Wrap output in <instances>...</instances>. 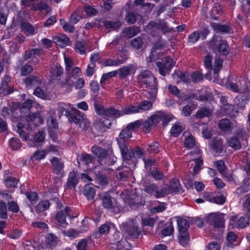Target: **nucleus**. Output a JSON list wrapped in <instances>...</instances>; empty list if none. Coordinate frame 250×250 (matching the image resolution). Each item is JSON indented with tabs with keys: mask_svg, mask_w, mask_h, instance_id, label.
I'll return each instance as SVG.
<instances>
[{
	"mask_svg": "<svg viewBox=\"0 0 250 250\" xmlns=\"http://www.w3.org/2000/svg\"><path fill=\"white\" fill-rule=\"evenodd\" d=\"M5 184L7 187L15 188L16 187L18 180L13 177H8L5 179Z\"/></svg>",
	"mask_w": 250,
	"mask_h": 250,
	"instance_id": "57",
	"label": "nucleus"
},
{
	"mask_svg": "<svg viewBox=\"0 0 250 250\" xmlns=\"http://www.w3.org/2000/svg\"><path fill=\"white\" fill-rule=\"evenodd\" d=\"M160 121H162L163 124H167L172 119V115L167 114L162 111H159Z\"/></svg>",
	"mask_w": 250,
	"mask_h": 250,
	"instance_id": "56",
	"label": "nucleus"
},
{
	"mask_svg": "<svg viewBox=\"0 0 250 250\" xmlns=\"http://www.w3.org/2000/svg\"><path fill=\"white\" fill-rule=\"evenodd\" d=\"M175 62V61L169 56L164 58L161 62H157L156 65L159 68V73L163 76H166L174 66Z\"/></svg>",
	"mask_w": 250,
	"mask_h": 250,
	"instance_id": "6",
	"label": "nucleus"
},
{
	"mask_svg": "<svg viewBox=\"0 0 250 250\" xmlns=\"http://www.w3.org/2000/svg\"><path fill=\"white\" fill-rule=\"evenodd\" d=\"M17 132L19 134L21 138H22L24 141H26L28 139V136L23 130L24 125L23 123L19 122L17 125Z\"/></svg>",
	"mask_w": 250,
	"mask_h": 250,
	"instance_id": "44",
	"label": "nucleus"
},
{
	"mask_svg": "<svg viewBox=\"0 0 250 250\" xmlns=\"http://www.w3.org/2000/svg\"><path fill=\"white\" fill-rule=\"evenodd\" d=\"M183 127L179 124H175L171 127L170 133L174 137L178 136L183 130Z\"/></svg>",
	"mask_w": 250,
	"mask_h": 250,
	"instance_id": "39",
	"label": "nucleus"
},
{
	"mask_svg": "<svg viewBox=\"0 0 250 250\" xmlns=\"http://www.w3.org/2000/svg\"><path fill=\"white\" fill-rule=\"evenodd\" d=\"M123 115V111L115 109L113 107H110L106 109L105 118L106 117H111L117 118Z\"/></svg>",
	"mask_w": 250,
	"mask_h": 250,
	"instance_id": "25",
	"label": "nucleus"
},
{
	"mask_svg": "<svg viewBox=\"0 0 250 250\" xmlns=\"http://www.w3.org/2000/svg\"><path fill=\"white\" fill-rule=\"evenodd\" d=\"M58 111L59 116H61L64 112L68 120L78 125L82 130H86L89 127V122L85 115L77 109H75L73 113H71L69 110L71 108V105L63 102H60L58 104Z\"/></svg>",
	"mask_w": 250,
	"mask_h": 250,
	"instance_id": "2",
	"label": "nucleus"
},
{
	"mask_svg": "<svg viewBox=\"0 0 250 250\" xmlns=\"http://www.w3.org/2000/svg\"><path fill=\"white\" fill-rule=\"evenodd\" d=\"M78 182V178L76 172L74 171H71L68 175L66 184V188L69 189L75 188Z\"/></svg>",
	"mask_w": 250,
	"mask_h": 250,
	"instance_id": "17",
	"label": "nucleus"
},
{
	"mask_svg": "<svg viewBox=\"0 0 250 250\" xmlns=\"http://www.w3.org/2000/svg\"><path fill=\"white\" fill-rule=\"evenodd\" d=\"M41 52V50L39 48L32 49L29 51L25 52L24 56V60H27L29 59H34L37 56H39Z\"/></svg>",
	"mask_w": 250,
	"mask_h": 250,
	"instance_id": "30",
	"label": "nucleus"
},
{
	"mask_svg": "<svg viewBox=\"0 0 250 250\" xmlns=\"http://www.w3.org/2000/svg\"><path fill=\"white\" fill-rule=\"evenodd\" d=\"M24 83L29 88L37 87L42 84L41 80L37 76L30 75L24 79Z\"/></svg>",
	"mask_w": 250,
	"mask_h": 250,
	"instance_id": "16",
	"label": "nucleus"
},
{
	"mask_svg": "<svg viewBox=\"0 0 250 250\" xmlns=\"http://www.w3.org/2000/svg\"><path fill=\"white\" fill-rule=\"evenodd\" d=\"M219 126L221 130L224 131H228L230 130V123L229 120L227 119H222L219 123Z\"/></svg>",
	"mask_w": 250,
	"mask_h": 250,
	"instance_id": "48",
	"label": "nucleus"
},
{
	"mask_svg": "<svg viewBox=\"0 0 250 250\" xmlns=\"http://www.w3.org/2000/svg\"><path fill=\"white\" fill-rule=\"evenodd\" d=\"M229 145L231 147L239 149L241 148V144L238 138L236 136L232 137L228 140Z\"/></svg>",
	"mask_w": 250,
	"mask_h": 250,
	"instance_id": "36",
	"label": "nucleus"
},
{
	"mask_svg": "<svg viewBox=\"0 0 250 250\" xmlns=\"http://www.w3.org/2000/svg\"><path fill=\"white\" fill-rule=\"evenodd\" d=\"M7 207L8 210L13 213H18L19 211V207L18 203L14 201L7 202Z\"/></svg>",
	"mask_w": 250,
	"mask_h": 250,
	"instance_id": "53",
	"label": "nucleus"
},
{
	"mask_svg": "<svg viewBox=\"0 0 250 250\" xmlns=\"http://www.w3.org/2000/svg\"><path fill=\"white\" fill-rule=\"evenodd\" d=\"M9 144L11 148L14 150H18L21 146L20 140L16 138H11L9 140Z\"/></svg>",
	"mask_w": 250,
	"mask_h": 250,
	"instance_id": "49",
	"label": "nucleus"
},
{
	"mask_svg": "<svg viewBox=\"0 0 250 250\" xmlns=\"http://www.w3.org/2000/svg\"><path fill=\"white\" fill-rule=\"evenodd\" d=\"M200 32L198 31H194L190 34L188 38V42L190 45L195 44L200 39Z\"/></svg>",
	"mask_w": 250,
	"mask_h": 250,
	"instance_id": "33",
	"label": "nucleus"
},
{
	"mask_svg": "<svg viewBox=\"0 0 250 250\" xmlns=\"http://www.w3.org/2000/svg\"><path fill=\"white\" fill-rule=\"evenodd\" d=\"M46 242L49 247L52 249L57 244V238L55 235L52 233L49 234L46 237Z\"/></svg>",
	"mask_w": 250,
	"mask_h": 250,
	"instance_id": "42",
	"label": "nucleus"
},
{
	"mask_svg": "<svg viewBox=\"0 0 250 250\" xmlns=\"http://www.w3.org/2000/svg\"><path fill=\"white\" fill-rule=\"evenodd\" d=\"M53 39V42L61 47L69 45L70 43V39L64 35L60 36H54Z\"/></svg>",
	"mask_w": 250,
	"mask_h": 250,
	"instance_id": "18",
	"label": "nucleus"
},
{
	"mask_svg": "<svg viewBox=\"0 0 250 250\" xmlns=\"http://www.w3.org/2000/svg\"><path fill=\"white\" fill-rule=\"evenodd\" d=\"M211 25L213 30L217 32L228 33L231 29L230 27L227 25H222L216 23H213Z\"/></svg>",
	"mask_w": 250,
	"mask_h": 250,
	"instance_id": "34",
	"label": "nucleus"
},
{
	"mask_svg": "<svg viewBox=\"0 0 250 250\" xmlns=\"http://www.w3.org/2000/svg\"><path fill=\"white\" fill-rule=\"evenodd\" d=\"M150 174L155 180H162L164 176L162 172L155 168H153L151 171Z\"/></svg>",
	"mask_w": 250,
	"mask_h": 250,
	"instance_id": "59",
	"label": "nucleus"
},
{
	"mask_svg": "<svg viewBox=\"0 0 250 250\" xmlns=\"http://www.w3.org/2000/svg\"><path fill=\"white\" fill-rule=\"evenodd\" d=\"M211 114L210 111L208 108H203L198 110L196 114L195 117L197 118L201 119L204 117H208Z\"/></svg>",
	"mask_w": 250,
	"mask_h": 250,
	"instance_id": "51",
	"label": "nucleus"
},
{
	"mask_svg": "<svg viewBox=\"0 0 250 250\" xmlns=\"http://www.w3.org/2000/svg\"><path fill=\"white\" fill-rule=\"evenodd\" d=\"M227 86L231 91L235 93H245L248 90V83L247 80L243 77H237L235 82L228 81Z\"/></svg>",
	"mask_w": 250,
	"mask_h": 250,
	"instance_id": "5",
	"label": "nucleus"
},
{
	"mask_svg": "<svg viewBox=\"0 0 250 250\" xmlns=\"http://www.w3.org/2000/svg\"><path fill=\"white\" fill-rule=\"evenodd\" d=\"M148 28L151 29L155 28L160 30L164 33L172 32L175 31L173 28H170L168 26V24L163 20H158L156 21H151L147 24Z\"/></svg>",
	"mask_w": 250,
	"mask_h": 250,
	"instance_id": "8",
	"label": "nucleus"
},
{
	"mask_svg": "<svg viewBox=\"0 0 250 250\" xmlns=\"http://www.w3.org/2000/svg\"><path fill=\"white\" fill-rule=\"evenodd\" d=\"M10 77L9 76L6 75L1 80L0 83V95L6 93V94H10L12 91L7 89L8 83L10 81Z\"/></svg>",
	"mask_w": 250,
	"mask_h": 250,
	"instance_id": "21",
	"label": "nucleus"
},
{
	"mask_svg": "<svg viewBox=\"0 0 250 250\" xmlns=\"http://www.w3.org/2000/svg\"><path fill=\"white\" fill-rule=\"evenodd\" d=\"M50 204L48 201H42L40 202L36 207V211L38 213L47 210Z\"/></svg>",
	"mask_w": 250,
	"mask_h": 250,
	"instance_id": "35",
	"label": "nucleus"
},
{
	"mask_svg": "<svg viewBox=\"0 0 250 250\" xmlns=\"http://www.w3.org/2000/svg\"><path fill=\"white\" fill-rule=\"evenodd\" d=\"M204 197L206 198L207 201L219 205L223 204L226 201L225 197L222 195L216 197H211L207 193V195L206 194L204 195Z\"/></svg>",
	"mask_w": 250,
	"mask_h": 250,
	"instance_id": "23",
	"label": "nucleus"
},
{
	"mask_svg": "<svg viewBox=\"0 0 250 250\" xmlns=\"http://www.w3.org/2000/svg\"><path fill=\"white\" fill-rule=\"evenodd\" d=\"M75 51L80 54L83 55L86 53V48L83 43L80 42H77L75 47Z\"/></svg>",
	"mask_w": 250,
	"mask_h": 250,
	"instance_id": "62",
	"label": "nucleus"
},
{
	"mask_svg": "<svg viewBox=\"0 0 250 250\" xmlns=\"http://www.w3.org/2000/svg\"><path fill=\"white\" fill-rule=\"evenodd\" d=\"M148 152L152 153H157L160 150V145L157 142H153L149 145L147 148Z\"/></svg>",
	"mask_w": 250,
	"mask_h": 250,
	"instance_id": "61",
	"label": "nucleus"
},
{
	"mask_svg": "<svg viewBox=\"0 0 250 250\" xmlns=\"http://www.w3.org/2000/svg\"><path fill=\"white\" fill-rule=\"evenodd\" d=\"M168 90L172 94L175 95L179 99L184 98V94L181 93L180 90L174 85H169L168 86Z\"/></svg>",
	"mask_w": 250,
	"mask_h": 250,
	"instance_id": "46",
	"label": "nucleus"
},
{
	"mask_svg": "<svg viewBox=\"0 0 250 250\" xmlns=\"http://www.w3.org/2000/svg\"><path fill=\"white\" fill-rule=\"evenodd\" d=\"M50 73L52 76L58 77L63 74V69L60 65H56L52 67Z\"/></svg>",
	"mask_w": 250,
	"mask_h": 250,
	"instance_id": "45",
	"label": "nucleus"
},
{
	"mask_svg": "<svg viewBox=\"0 0 250 250\" xmlns=\"http://www.w3.org/2000/svg\"><path fill=\"white\" fill-rule=\"evenodd\" d=\"M102 203L104 208L109 209L111 208L113 206V203L110 194L105 192L102 197Z\"/></svg>",
	"mask_w": 250,
	"mask_h": 250,
	"instance_id": "29",
	"label": "nucleus"
},
{
	"mask_svg": "<svg viewBox=\"0 0 250 250\" xmlns=\"http://www.w3.org/2000/svg\"><path fill=\"white\" fill-rule=\"evenodd\" d=\"M21 28L23 32L28 35H34L36 33L38 28H35L31 24L28 22H22Z\"/></svg>",
	"mask_w": 250,
	"mask_h": 250,
	"instance_id": "24",
	"label": "nucleus"
},
{
	"mask_svg": "<svg viewBox=\"0 0 250 250\" xmlns=\"http://www.w3.org/2000/svg\"><path fill=\"white\" fill-rule=\"evenodd\" d=\"M92 153L97 157L98 162L101 164L106 157L108 151L97 146L91 147Z\"/></svg>",
	"mask_w": 250,
	"mask_h": 250,
	"instance_id": "11",
	"label": "nucleus"
},
{
	"mask_svg": "<svg viewBox=\"0 0 250 250\" xmlns=\"http://www.w3.org/2000/svg\"><path fill=\"white\" fill-rule=\"evenodd\" d=\"M8 218L6 204L4 201H0V218L6 219Z\"/></svg>",
	"mask_w": 250,
	"mask_h": 250,
	"instance_id": "43",
	"label": "nucleus"
},
{
	"mask_svg": "<svg viewBox=\"0 0 250 250\" xmlns=\"http://www.w3.org/2000/svg\"><path fill=\"white\" fill-rule=\"evenodd\" d=\"M158 49L156 46L153 47L151 49V52L149 55V59L150 62L156 61L160 57L162 56V53L159 52H157Z\"/></svg>",
	"mask_w": 250,
	"mask_h": 250,
	"instance_id": "47",
	"label": "nucleus"
},
{
	"mask_svg": "<svg viewBox=\"0 0 250 250\" xmlns=\"http://www.w3.org/2000/svg\"><path fill=\"white\" fill-rule=\"evenodd\" d=\"M250 217L247 215L241 217L237 222V225L239 228H244L249 224Z\"/></svg>",
	"mask_w": 250,
	"mask_h": 250,
	"instance_id": "40",
	"label": "nucleus"
},
{
	"mask_svg": "<svg viewBox=\"0 0 250 250\" xmlns=\"http://www.w3.org/2000/svg\"><path fill=\"white\" fill-rule=\"evenodd\" d=\"M94 108L97 114L103 116L105 118L107 109L104 108L103 105L99 104H95Z\"/></svg>",
	"mask_w": 250,
	"mask_h": 250,
	"instance_id": "63",
	"label": "nucleus"
},
{
	"mask_svg": "<svg viewBox=\"0 0 250 250\" xmlns=\"http://www.w3.org/2000/svg\"><path fill=\"white\" fill-rule=\"evenodd\" d=\"M131 136V131L126 127L120 133L119 138H117L119 147L124 159L130 160L132 158H141L143 155L142 150L137 146L134 149L128 148L126 140Z\"/></svg>",
	"mask_w": 250,
	"mask_h": 250,
	"instance_id": "1",
	"label": "nucleus"
},
{
	"mask_svg": "<svg viewBox=\"0 0 250 250\" xmlns=\"http://www.w3.org/2000/svg\"><path fill=\"white\" fill-rule=\"evenodd\" d=\"M116 161V158L114 155L112 150H110L108 152L106 157L101 165H112L115 163Z\"/></svg>",
	"mask_w": 250,
	"mask_h": 250,
	"instance_id": "32",
	"label": "nucleus"
},
{
	"mask_svg": "<svg viewBox=\"0 0 250 250\" xmlns=\"http://www.w3.org/2000/svg\"><path fill=\"white\" fill-rule=\"evenodd\" d=\"M123 115L125 114H131L137 113H140L139 110L138 105L134 106L130 105L125 107L123 110Z\"/></svg>",
	"mask_w": 250,
	"mask_h": 250,
	"instance_id": "37",
	"label": "nucleus"
},
{
	"mask_svg": "<svg viewBox=\"0 0 250 250\" xmlns=\"http://www.w3.org/2000/svg\"><path fill=\"white\" fill-rule=\"evenodd\" d=\"M96 193L94 188L88 185H85L84 188L83 194L88 200L94 199Z\"/></svg>",
	"mask_w": 250,
	"mask_h": 250,
	"instance_id": "27",
	"label": "nucleus"
},
{
	"mask_svg": "<svg viewBox=\"0 0 250 250\" xmlns=\"http://www.w3.org/2000/svg\"><path fill=\"white\" fill-rule=\"evenodd\" d=\"M82 19V16L81 13L79 11H75L70 15L69 21L71 23L75 24L77 23Z\"/></svg>",
	"mask_w": 250,
	"mask_h": 250,
	"instance_id": "38",
	"label": "nucleus"
},
{
	"mask_svg": "<svg viewBox=\"0 0 250 250\" xmlns=\"http://www.w3.org/2000/svg\"><path fill=\"white\" fill-rule=\"evenodd\" d=\"M143 190L150 196L155 198H160L167 195L166 188H160L156 184H144Z\"/></svg>",
	"mask_w": 250,
	"mask_h": 250,
	"instance_id": "4",
	"label": "nucleus"
},
{
	"mask_svg": "<svg viewBox=\"0 0 250 250\" xmlns=\"http://www.w3.org/2000/svg\"><path fill=\"white\" fill-rule=\"evenodd\" d=\"M118 71L114 70L110 71L109 72L104 74L100 80V83H103L104 81L108 80L113 77H115L117 76Z\"/></svg>",
	"mask_w": 250,
	"mask_h": 250,
	"instance_id": "54",
	"label": "nucleus"
},
{
	"mask_svg": "<svg viewBox=\"0 0 250 250\" xmlns=\"http://www.w3.org/2000/svg\"><path fill=\"white\" fill-rule=\"evenodd\" d=\"M134 4L136 6L140 5L142 7H146V11L151 12L155 7V4L149 2H145V0H135Z\"/></svg>",
	"mask_w": 250,
	"mask_h": 250,
	"instance_id": "28",
	"label": "nucleus"
},
{
	"mask_svg": "<svg viewBox=\"0 0 250 250\" xmlns=\"http://www.w3.org/2000/svg\"><path fill=\"white\" fill-rule=\"evenodd\" d=\"M104 25L107 28H118L122 25L119 21H110L106 20L103 22Z\"/></svg>",
	"mask_w": 250,
	"mask_h": 250,
	"instance_id": "41",
	"label": "nucleus"
},
{
	"mask_svg": "<svg viewBox=\"0 0 250 250\" xmlns=\"http://www.w3.org/2000/svg\"><path fill=\"white\" fill-rule=\"evenodd\" d=\"M177 223L178 226L179 232L188 231V229L189 227V225L188 221L186 219L179 218L177 219Z\"/></svg>",
	"mask_w": 250,
	"mask_h": 250,
	"instance_id": "31",
	"label": "nucleus"
},
{
	"mask_svg": "<svg viewBox=\"0 0 250 250\" xmlns=\"http://www.w3.org/2000/svg\"><path fill=\"white\" fill-rule=\"evenodd\" d=\"M250 99L249 94L239 95L235 99V103L240 110H244L247 102Z\"/></svg>",
	"mask_w": 250,
	"mask_h": 250,
	"instance_id": "15",
	"label": "nucleus"
},
{
	"mask_svg": "<svg viewBox=\"0 0 250 250\" xmlns=\"http://www.w3.org/2000/svg\"><path fill=\"white\" fill-rule=\"evenodd\" d=\"M126 58H124L122 59H109L106 60L104 62V65L106 66H119L124 62H125L126 61Z\"/></svg>",
	"mask_w": 250,
	"mask_h": 250,
	"instance_id": "22",
	"label": "nucleus"
},
{
	"mask_svg": "<svg viewBox=\"0 0 250 250\" xmlns=\"http://www.w3.org/2000/svg\"><path fill=\"white\" fill-rule=\"evenodd\" d=\"M167 195L172 193L183 192V189L180 187L179 181L177 179H173L169 182V186L166 188Z\"/></svg>",
	"mask_w": 250,
	"mask_h": 250,
	"instance_id": "13",
	"label": "nucleus"
},
{
	"mask_svg": "<svg viewBox=\"0 0 250 250\" xmlns=\"http://www.w3.org/2000/svg\"><path fill=\"white\" fill-rule=\"evenodd\" d=\"M122 230L123 231L126 232L132 238H137L142 233V229L139 228L133 222L123 223Z\"/></svg>",
	"mask_w": 250,
	"mask_h": 250,
	"instance_id": "7",
	"label": "nucleus"
},
{
	"mask_svg": "<svg viewBox=\"0 0 250 250\" xmlns=\"http://www.w3.org/2000/svg\"><path fill=\"white\" fill-rule=\"evenodd\" d=\"M134 69L133 64H128L127 65H124L119 68V76L121 79L125 78L126 76L129 75L130 72Z\"/></svg>",
	"mask_w": 250,
	"mask_h": 250,
	"instance_id": "20",
	"label": "nucleus"
},
{
	"mask_svg": "<svg viewBox=\"0 0 250 250\" xmlns=\"http://www.w3.org/2000/svg\"><path fill=\"white\" fill-rule=\"evenodd\" d=\"M178 238L179 243L182 246L186 247L188 245L190 241V237L188 231L179 232Z\"/></svg>",
	"mask_w": 250,
	"mask_h": 250,
	"instance_id": "19",
	"label": "nucleus"
},
{
	"mask_svg": "<svg viewBox=\"0 0 250 250\" xmlns=\"http://www.w3.org/2000/svg\"><path fill=\"white\" fill-rule=\"evenodd\" d=\"M225 109L226 110V114L231 117L235 116L238 113V111L236 109H234V106L232 104L226 105Z\"/></svg>",
	"mask_w": 250,
	"mask_h": 250,
	"instance_id": "50",
	"label": "nucleus"
},
{
	"mask_svg": "<svg viewBox=\"0 0 250 250\" xmlns=\"http://www.w3.org/2000/svg\"><path fill=\"white\" fill-rule=\"evenodd\" d=\"M138 83L143 87L149 88L151 90L149 92L152 98H155L158 90V82L157 78L147 70L142 72L138 76Z\"/></svg>",
	"mask_w": 250,
	"mask_h": 250,
	"instance_id": "3",
	"label": "nucleus"
},
{
	"mask_svg": "<svg viewBox=\"0 0 250 250\" xmlns=\"http://www.w3.org/2000/svg\"><path fill=\"white\" fill-rule=\"evenodd\" d=\"M214 49H215L218 53L223 55L228 54L229 51V48L227 42L223 40L219 41Z\"/></svg>",
	"mask_w": 250,
	"mask_h": 250,
	"instance_id": "14",
	"label": "nucleus"
},
{
	"mask_svg": "<svg viewBox=\"0 0 250 250\" xmlns=\"http://www.w3.org/2000/svg\"><path fill=\"white\" fill-rule=\"evenodd\" d=\"M14 111L12 109H9L6 107H3L2 109L1 114L2 116L5 118H10L11 120L13 122L15 121L14 118L12 116V114Z\"/></svg>",
	"mask_w": 250,
	"mask_h": 250,
	"instance_id": "58",
	"label": "nucleus"
},
{
	"mask_svg": "<svg viewBox=\"0 0 250 250\" xmlns=\"http://www.w3.org/2000/svg\"><path fill=\"white\" fill-rule=\"evenodd\" d=\"M139 32V29L135 27H130L126 28L125 33L129 38L135 36Z\"/></svg>",
	"mask_w": 250,
	"mask_h": 250,
	"instance_id": "60",
	"label": "nucleus"
},
{
	"mask_svg": "<svg viewBox=\"0 0 250 250\" xmlns=\"http://www.w3.org/2000/svg\"><path fill=\"white\" fill-rule=\"evenodd\" d=\"M208 222L216 228H222L224 225L225 221L223 216L217 213H210L208 218Z\"/></svg>",
	"mask_w": 250,
	"mask_h": 250,
	"instance_id": "10",
	"label": "nucleus"
},
{
	"mask_svg": "<svg viewBox=\"0 0 250 250\" xmlns=\"http://www.w3.org/2000/svg\"><path fill=\"white\" fill-rule=\"evenodd\" d=\"M70 208L66 207L64 210H59L56 213L55 218L58 222V225L63 228H65L68 225V223L66 221V216H70Z\"/></svg>",
	"mask_w": 250,
	"mask_h": 250,
	"instance_id": "9",
	"label": "nucleus"
},
{
	"mask_svg": "<svg viewBox=\"0 0 250 250\" xmlns=\"http://www.w3.org/2000/svg\"><path fill=\"white\" fill-rule=\"evenodd\" d=\"M114 225L112 223H105L101 226L99 228V231L100 234H104L108 233L111 227H113Z\"/></svg>",
	"mask_w": 250,
	"mask_h": 250,
	"instance_id": "55",
	"label": "nucleus"
},
{
	"mask_svg": "<svg viewBox=\"0 0 250 250\" xmlns=\"http://www.w3.org/2000/svg\"><path fill=\"white\" fill-rule=\"evenodd\" d=\"M147 120L152 125L156 126L160 121L159 111L156 112L155 114L149 117Z\"/></svg>",
	"mask_w": 250,
	"mask_h": 250,
	"instance_id": "64",
	"label": "nucleus"
},
{
	"mask_svg": "<svg viewBox=\"0 0 250 250\" xmlns=\"http://www.w3.org/2000/svg\"><path fill=\"white\" fill-rule=\"evenodd\" d=\"M50 162L54 172L58 175L62 174L64 167L63 162L55 157L51 159Z\"/></svg>",
	"mask_w": 250,
	"mask_h": 250,
	"instance_id": "12",
	"label": "nucleus"
},
{
	"mask_svg": "<svg viewBox=\"0 0 250 250\" xmlns=\"http://www.w3.org/2000/svg\"><path fill=\"white\" fill-rule=\"evenodd\" d=\"M138 105L140 113H141L151 110L153 107V103L147 100H144L140 102Z\"/></svg>",
	"mask_w": 250,
	"mask_h": 250,
	"instance_id": "26",
	"label": "nucleus"
},
{
	"mask_svg": "<svg viewBox=\"0 0 250 250\" xmlns=\"http://www.w3.org/2000/svg\"><path fill=\"white\" fill-rule=\"evenodd\" d=\"M223 65V61L220 59H216L214 61L213 73L214 77L217 75L219 71L221 69Z\"/></svg>",
	"mask_w": 250,
	"mask_h": 250,
	"instance_id": "52",
	"label": "nucleus"
}]
</instances>
